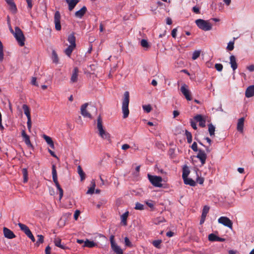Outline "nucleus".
<instances>
[{
  "instance_id": "nucleus-1",
  "label": "nucleus",
  "mask_w": 254,
  "mask_h": 254,
  "mask_svg": "<svg viewBox=\"0 0 254 254\" xmlns=\"http://www.w3.org/2000/svg\"><path fill=\"white\" fill-rule=\"evenodd\" d=\"M129 102V93L128 91H126L124 95V98L122 102V111L123 113V118H127L129 115L128 104Z\"/></svg>"
},
{
  "instance_id": "nucleus-2",
  "label": "nucleus",
  "mask_w": 254,
  "mask_h": 254,
  "mask_svg": "<svg viewBox=\"0 0 254 254\" xmlns=\"http://www.w3.org/2000/svg\"><path fill=\"white\" fill-rule=\"evenodd\" d=\"M10 31L13 34L19 45L21 47L23 46L25 44V38L22 30L18 27H15L14 31L12 29H10Z\"/></svg>"
},
{
  "instance_id": "nucleus-3",
  "label": "nucleus",
  "mask_w": 254,
  "mask_h": 254,
  "mask_svg": "<svg viewBox=\"0 0 254 254\" xmlns=\"http://www.w3.org/2000/svg\"><path fill=\"white\" fill-rule=\"evenodd\" d=\"M195 23L197 26L202 30L206 31L212 29V25L208 21L198 19L195 20Z\"/></svg>"
},
{
  "instance_id": "nucleus-4",
  "label": "nucleus",
  "mask_w": 254,
  "mask_h": 254,
  "mask_svg": "<svg viewBox=\"0 0 254 254\" xmlns=\"http://www.w3.org/2000/svg\"><path fill=\"white\" fill-rule=\"evenodd\" d=\"M52 177H53V182H54L57 189L59 191L60 193V199H61L63 196L64 193V191L62 188L61 187L58 181V176H57V173L56 171V167L55 165H52Z\"/></svg>"
},
{
  "instance_id": "nucleus-5",
  "label": "nucleus",
  "mask_w": 254,
  "mask_h": 254,
  "mask_svg": "<svg viewBox=\"0 0 254 254\" xmlns=\"http://www.w3.org/2000/svg\"><path fill=\"white\" fill-rule=\"evenodd\" d=\"M52 177H53V182H54L57 189L59 191L60 193V199H61L63 196L64 193V191L62 188L61 187L58 181V176H57V173L56 171V167L55 165H52Z\"/></svg>"
},
{
  "instance_id": "nucleus-6",
  "label": "nucleus",
  "mask_w": 254,
  "mask_h": 254,
  "mask_svg": "<svg viewBox=\"0 0 254 254\" xmlns=\"http://www.w3.org/2000/svg\"><path fill=\"white\" fill-rule=\"evenodd\" d=\"M148 178L150 182L155 187H161L162 185L161 182L162 181V177L157 176H152L150 174H148Z\"/></svg>"
},
{
  "instance_id": "nucleus-7",
  "label": "nucleus",
  "mask_w": 254,
  "mask_h": 254,
  "mask_svg": "<svg viewBox=\"0 0 254 254\" xmlns=\"http://www.w3.org/2000/svg\"><path fill=\"white\" fill-rule=\"evenodd\" d=\"M22 109L24 111V113L25 115L26 116L27 118V127L29 131H30L31 127H32V122L31 119V115H30V111L29 107L26 105L23 104L22 106Z\"/></svg>"
},
{
  "instance_id": "nucleus-8",
  "label": "nucleus",
  "mask_w": 254,
  "mask_h": 254,
  "mask_svg": "<svg viewBox=\"0 0 254 254\" xmlns=\"http://www.w3.org/2000/svg\"><path fill=\"white\" fill-rule=\"evenodd\" d=\"M218 223L223 224L230 229L232 228L233 223L232 221L228 217L221 216L218 219Z\"/></svg>"
},
{
  "instance_id": "nucleus-9",
  "label": "nucleus",
  "mask_w": 254,
  "mask_h": 254,
  "mask_svg": "<svg viewBox=\"0 0 254 254\" xmlns=\"http://www.w3.org/2000/svg\"><path fill=\"white\" fill-rule=\"evenodd\" d=\"M61 14L59 11H56L54 14V23L55 24V29L60 31L61 30Z\"/></svg>"
},
{
  "instance_id": "nucleus-10",
  "label": "nucleus",
  "mask_w": 254,
  "mask_h": 254,
  "mask_svg": "<svg viewBox=\"0 0 254 254\" xmlns=\"http://www.w3.org/2000/svg\"><path fill=\"white\" fill-rule=\"evenodd\" d=\"M187 87V85L184 84L181 86L180 90L186 99L188 101H190L191 100L192 98L191 97L190 93Z\"/></svg>"
},
{
  "instance_id": "nucleus-11",
  "label": "nucleus",
  "mask_w": 254,
  "mask_h": 254,
  "mask_svg": "<svg viewBox=\"0 0 254 254\" xmlns=\"http://www.w3.org/2000/svg\"><path fill=\"white\" fill-rule=\"evenodd\" d=\"M3 233L4 237L8 239H12L16 237L14 233L6 227L3 228Z\"/></svg>"
},
{
  "instance_id": "nucleus-12",
  "label": "nucleus",
  "mask_w": 254,
  "mask_h": 254,
  "mask_svg": "<svg viewBox=\"0 0 254 254\" xmlns=\"http://www.w3.org/2000/svg\"><path fill=\"white\" fill-rule=\"evenodd\" d=\"M196 157L200 160L202 165L205 164L207 158V155L204 150L199 149L198 153L196 155Z\"/></svg>"
},
{
  "instance_id": "nucleus-13",
  "label": "nucleus",
  "mask_w": 254,
  "mask_h": 254,
  "mask_svg": "<svg viewBox=\"0 0 254 254\" xmlns=\"http://www.w3.org/2000/svg\"><path fill=\"white\" fill-rule=\"evenodd\" d=\"M7 5L8 9L13 13L17 12L16 5L14 1V0H4Z\"/></svg>"
},
{
  "instance_id": "nucleus-14",
  "label": "nucleus",
  "mask_w": 254,
  "mask_h": 254,
  "mask_svg": "<svg viewBox=\"0 0 254 254\" xmlns=\"http://www.w3.org/2000/svg\"><path fill=\"white\" fill-rule=\"evenodd\" d=\"M88 105L87 103L83 104L81 107V114L84 117L88 118H91V114L87 111L86 108Z\"/></svg>"
},
{
  "instance_id": "nucleus-15",
  "label": "nucleus",
  "mask_w": 254,
  "mask_h": 254,
  "mask_svg": "<svg viewBox=\"0 0 254 254\" xmlns=\"http://www.w3.org/2000/svg\"><path fill=\"white\" fill-rule=\"evenodd\" d=\"M79 72L78 68L77 67L74 68L72 75L70 78V82L75 83L78 80V73Z\"/></svg>"
},
{
  "instance_id": "nucleus-16",
  "label": "nucleus",
  "mask_w": 254,
  "mask_h": 254,
  "mask_svg": "<svg viewBox=\"0 0 254 254\" xmlns=\"http://www.w3.org/2000/svg\"><path fill=\"white\" fill-rule=\"evenodd\" d=\"M21 135H22V137H23V140L24 141V142L25 143V144L28 146L31 147L32 146V145L31 143L29 136V135H28L26 134L25 130H23L22 131Z\"/></svg>"
},
{
  "instance_id": "nucleus-17",
  "label": "nucleus",
  "mask_w": 254,
  "mask_h": 254,
  "mask_svg": "<svg viewBox=\"0 0 254 254\" xmlns=\"http://www.w3.org/2000/svg\"><path fill=\"white\" fill-rule=\"evenodd\" d=\"M245 96L247 98H250L254 96V85H251L246 89Z\"/></svg>"
},
{
  "instance_id": "nucleus-18",
  "label": "nucleus",
  "mask_w": 254,
  "mask_h": 254,
  "mask_svg": "<svg viewBox=\"0 0 254 254\" xmlns=\"http://www.w3.org/2000/svg\"><path fill=\"white\" fill-rule=\"evenodd\" d=\"M208 240L211 242H224L225 239L212 233L209 235Z\"/></svg>"
},
{
  "instance_id": "nucleus-19",
  "label": "nucleus",
  "mask_w": 254,
  "mask_h": 254,
  "mask_svg": "<svg viewBox=\"0 0 254 254\" xmlns=\"http://www.w3.org/2000/svg\"><path fill=\"white\" fill-rule=\"evenodd\" d=\"M87 8L86 6H83L80 10L75 13V16L77 18H81L85 14Z\"/></svg>"
},
{
  "instance_id": "nucleus-20",
  "label": "nucleus",
  "mask_w": 254,
  "mask_h": 254,
  "mask_svg": "<svg viewBox=\"0 0 254 254\" xmlns=\"http://www.w3.org/2000/svg\"><path fill=\"white\" fill-rule=\"evenodd\" d=\"M230 64L231 67L234 71H235L238 67V64L236 62V58L234 56L232 55L230 57Z\"/></svg>"
},
{
  "instance_id": "nucleus-21",
  "label": "nucleus",
  "mask_w": 254,
  "mask_h": 254,
  "mask_svg": "<svg viewBox=\"0 0 254 254\" xmlns=\"http://www.w3.org/2000/svg\"><path fill=\"white\" fill-rule=\"evenodd\" d=\"M79 0H68L66 1V3L68 5V9L71 11L76 6V5L79 2Z\"/></svg>"
},
{
  "instance_id": "nucleus-22",
  "label": "nucleus",
  "mask_w": 254,
  "mask_h": 254,
  "mask_svg": "<svg viewBox=\"0 0 254 254\" xmlns=\"http://www.w3.org/2000/svg\"><path fill=\"white\" fill-rule=\"evenodd\" d=\"M99 136L102 137L104 139H106L109 142H111V138H110V134L105 130H103V131H100L99 132Z\"/></svg>"
},
{
  "instance_id": "nucleus-23",
  "label": "nucleus",
  "mask_w": 254,
  "mask_h": 254,
  "mask_svg": "<svg viewBox=\"0 0 254 254\" xmlns=\"http://www.w3.org/2000/svg\"><path fill=\"white\" fill-rule=\"evenodd\" d=\"M244 118H241L238 120L237 128L239 131L242 132L244 129Z\"/></svg>"
},
{
  "instance_id": "nucleus-24",
  "label": "nucleus",
  "mask_w": 254,
  "mask_h": 254,
  "mask_svg": "<svg viewBox=\"0 0 254 254\" xmlns=\"http://www.w3.org/2000/svg\"><path fill=\"white\" fill-rule=\"evenodd\" d=\"M75 40L76 38L74 36V33H72L71 34L68 35L67 38V41L70 43V45L76 47Z\"/></svg>"
},
{
  "instance_id": "nucleus-25",
  "label": "nucleus",
  "mask_w": 254,
  "mask_h": 254,
  "mask_svg": "<svg viewBox=\"0 0 254 254\" xmlns=\"http://www.w3.org/2000/svg\"><path fill=\"white\" fill-rule=\"evenodd\" d=\"M97 245L96 243H94L93 241H90L88 239H86L85 241L84 245H83V247H87V248H93L97 246Z\"/></svg>"
},
{
  "instance_id": "nucleus-26",
  "label": "nucleus",
  "mask_w": 254,
  "mask_h": 254,
  "mask_svg": "<svg viewBox=\"0 0 254 254\" xmlns=\"http://www.w3.org/2000/svg\"><path fill=\"white\" fill-rule=\"evenodd\" d=\"M18 225L19 227L20 230L24 232L26 235L31 232L28 227H27L26 225L19 223Z\"/></svg>"
},
{
  "instance_id": "nucleus-27",
  "label": "nucleus",
  "mask_w": 254,
  "mask_h": 254,
  "mask_svg": "<svg viewBox=\"0 0 254 254\" xmlns=\"http://www.w3.org/2000/svg\"><path fill=\"white\" fill-rule=\"evenodd\" d=\"M111 248L116 254H123V250L117 244L111 246Z\"/></svg>"
},
{
  "instance_id": "nucleus-28",
  "label": "nucleus",
  "mask_w": 254,
  "mask_h": 254,
  "mask_svg": "<svg viewBox=\"0 0 254 254\" xmlns=\"http://www.w3.org/2000/svg\"><path fill=\"white\" fill-rule=\"evenodd\" d=\"M75 46H73L71 45L68 46V47L64 50L65 54L67 57L70 58L72 52H73V50L75 48Z\"/></svg>"
},
{
  "instance_id": "nucleus-29",
  "label": "nucleus",
  "mask_w": 254,
  "mask_h": 254,
  "mask_svg": "<svg viewBox=\"0 0 254 254\" xmlns=\"http://www.w3.org/2000/svg\"><path fill=\"white\" fill-rule=\"evenodd\" d=\"M43 138L46 141V142L52 148H54V144L52 138L45 134L43 135Z\"/></svg>"
},
{
  "instance_id": "nucleus-30",
  "label": "nucleus",
  "mask_w": 254,
  "mask_h": 254,
  "mask_svg": "<svg viewBox=\"0 0 254 254\" xmlns=\"http://www.w3.org/2000/svg\"><path fill=\"white\" fill-rule=\"evenodd\" d=\"M97 128L98 129L99 132H100V131H103V130H104L103 128V125H102V120L101 117L100 116L98 117V119H97Z\"/></svg>"
},
{
  "instance_id": "nucleus-31",
  "label": "nucleus",
  "mask_w": 254,
  "mask_h": 254,
  "mask_svg": "<svg viewBox=\"0 0 254 254\" xmlns=\"http://www.w3.org/2000/svg\"><path fill=\"white\" fill-rule=\"evenodd\" d=\"M184 183L186 185H189L190 186H195L196 185L195 182L191 178L188 177L183 179Z\"/></svg>"
},
{
  "instance_id": "nucleus-32",
  "label": "nucleus",
  "mask_w": 254,
  "mask_h": 254,
  "mask_svg": "<svg viewBox=\"0 0 254 254\" xmlns=\"http://www.w3.org/2000/svg\"><path fill=\"white\" fill-rule=\"evenodd\" d=\"M77 172L80 177L81 181L84 180L85 179V174L80 165L77 167Z\"/></svg>"
},
{
  "instance_id": "nucleus-33",
  "label": "nucleus",
  "mask_w": 254,
  "mask_h": 254,
  "mask_svg": "<svg viewBox=\"0 0 254 254\" xmlns=\"http://www.w3.org/2000/svg\"><path fill=\"white\" fill-rule=\"evenodd\" d=\"M128 212L127 211L125 213H124L122 216H121V221L122 223L124 226H126L127 225V218L128 216Z\"/></svg>"
},
{
  "instance_id": "nucleus-34",
  "label": "nucleus",
  "mask_w": 254,
  "mask_h": 254,
  "mask_svg": "<svg viewBox=\"0 0 254 254\" xmlns=\"http://www.w3.org/2000/svg\"><path fill=\"white\" fill-rule=\"evenodd\" d=\"M61 239L60 238L56 239L54 241V243L56 246L62 249H65L66 247L61 244Z\"/></svg>"
},
{
  "instance_id": "nucleus-35",
  "label": "nucleus",
  "mask_w": 254,
  "mask_h": 254,
  "mask_svg": "<svg viewBox=\"0 0 254 254\" xmlns=\"http://www.w3.org/2000/svg\"><path fill=\"white\" fill-rule=\"evenodd\" d=\"M37 237L38 238V239L35 244V245L38 247L40 246V244L43 243L44 237L42 235H38Z\"/></svg>"
},
{
  "instance_id": "nucleus-36",
  "label": "nucleus",
  "mask_w": 254,
  "mask_h": 254,
  "mask_svg": "<svg viewBox=\"0 0 254 254\" xmlns=\"http://www.w3.org/2000/svg\"><path fill=\"white\" fill-rule=\"evenodd\" d=\"M22 173L23 177V182L24 183H25L28 181V171H27V169H26V168L22 169Z\"/></svg>"
},
{
  "instance_id": "nucleus-37",
  "label": "nucleus",
  "mask_w": 254,
  "mask_h": 254,
  "mask_svg": "<svg viewBox=\"0 0 254 254\" xmlns=\"http://www.w3.org/2000/svg\"><path fill=\"white\" fill-rule=\"evenodd\" d=\"M185 135L186 136L187 141L189 143H190L192 142V135L191 133L188 131L187 130L185 131Z\"/></svg>"
},
{
  "instance_id": "nucleus-38",
  "label": "nucleus",
  "mask_w": 254,
  "mask_h": 254,
  "mask_svg": "<svg viewBox=\"0 0 254 254\" xmlns=\"http://www.w3.org/2000/svg\"><path fill=\"white\" fill-rule=\"evenodd\" d=\"M162 241L161 240H157L153 241L152 244L157 249L161 248V244Z\"/></svg>"
},
{
  "instance_id": "nucleus-39",
  "label": "nucleus",
  "mask_w": 254,
  "mask_h": 254,
  "mask_svg": "<svg viewBox=\"0 0 254 254\" xmlns=\"http://www.w3.org/2000/svg\"><path fill=\"white\" fill-rule=\"evenodd\" d=\"M215 129V127L213 125L211 124L208 125V131L211 136L214 135Z\"/></svg>"
},
{
  "instance_id": "nucleus-40",
  "label": "nucleus",
  "mask_w": 254,
  "mask_h": 254,
  "mask_svg": "<svg viewBox=\"0 0 254 254\" xmlns=\"http://www.w3.org/2000/svg\"><path fill=\"white\" fill-rule=\"evenodd\" d=\"M190 174V170L188 168H184L183 170L182 178L183 179L187 178Z\"/></svg>"
},
{
  "instance_id": "nucleus-41",
  "label": "nucleus",
  "mask_w": 254,
  "mask_h": 254,
  "mask_svg": "<svg viewBox=\"0 0 254 254\" xmlns=\"http://www.w3.org/2000/svg\"><path fill=\"white\" fill-rule=\"evenodd\" d=\"M140 45L143 48H148L149 47L148 43L146 40L142 39L140 41Z\"/></svg>"
},
{
  "instance_id": "nucleus-42",
  "label": "nucleus",
  "mask_w": 254,
  "mask_h": 254,
  "mask_svg": "<svg viewBox=\"0 0 254 254\" xmlns=\"http://www.w3.org/2000/svg\"><path fill=\"white\" fill-rule=\"evenodd\" d=\"M200 54V52L199 51H195L192 54V59L195 60L199 57Z\"/></svg>"
},
{
  "instance_id": "nucleus-43",
  "label": "nucleus",
  "mask_w": 254,
  "mask_h": 254,
  "mask_svg": "<svg viewBox=\"0 0 254 254\" xmlns=\"http://www.w3.org/2000/svg\"><path fill=\"white\" fill-rule=\"evenodd\" d=\"M234 41H230L227 45V49L228 51H232L234 48Z\"/></svg>"
},
{
  "instance_id": "nucleus-44",
  "label": "nucleus",
  "mask_w": 254,
  "mask_h": 254,
  "mask_svg": "<svg viewBox=\"0 0 254 254\" xmlns=\"http://www.w3.org/2000/svg\"><path fill=\"white\" fill-rule=\"evenodd\" d=\"M134 208L136 210H142L144 209V206L142 204H141L139 202H136Z\"/></svg>"
},
{
  "instance_id": "nucleus-45",
  "label": "nucleus",
  "mask_w": 254,
  "mask_h": 254,
  "mask_svg": "<svg viewBox=\"0 0 254 254\" xmlns=\"http://www.w3.org/2000/svg\"><path fill=\"white\" fill-rule=\"evenodd\" d=\"M53 61L54 63H57L58 62V57L56 52L53 51L52 52Z\"/></svg>"
},
{
  "instance_id": "nucleus-46",
  "label": "nucleus",
  "mask_w": 254,
  "mask_h": 254,
  "mask_svg": "<svg viewBox=\"0 0 254 254\" xmlns=\"http://www.w3.org/2000/svg\"><path fill=\"white\" fill-rule=\"evenodd\" d=\"M143 109L147 113H149L151 111L152 108L150 105H146L143 106Z\"/></svg>"
},
{
  "instance_id": "nucleus-47",
  "label": "nucleus",
  "mask_w": 254,
  "mask_h": 254,
  "mask_svg": "<svg viewBox=\"0 0 254 254\" xmlns=\"http://www.w3.org/2000/svg\"><path fill=\"white\" fill-rule=\"evenodd\" d=\"M194 119L196 122L200 123L204 118L201 115H197L194 117Z\"/></svg>"
},
{
  "instance_id": "nucleus-48",
  "label": "nucleus",
  "mask_w": 254,
  "mask_h": 254,
  "mask_svg": "<svg viewBox=\"0 0 254 254\" xmlns=\"http://www.w3.org/2000/svg\"><path fill=\"white\" fill-rule=\"evenodd\" d=\"M223 66L221 64H216L215 68L218 71H221L223 69Z\"/></svg>"
},
{
  "instance_id": "nucleus-49",
  "label": "nucleus",
  "mask_w": 254,
  "mask_h": 254,
  "mask_svg": "<svg viewBox=\"0 0 254 254\" xmlns=\"http://www.w3.org/2000/svg\"><path fill=\"white\" fill-rule=\"evenodd\" d=\"M125 243L126 246L130 247L132 245L131 242H130L129 239L127 237H126L125 238Z\"/></svg>"
},
{
  "instance_id": "nucleus-50",
  "label": "nucleus",
  "mask_w": 254,
  "mask_h": 254,
  "mask_svg": "<svg viewBox=\"0 0 254 254\" xmlns=\"http://www.w3.org/2000/svg\"><path fill=\"white\" fill-rule=\"evenodd\" d=\"M191 149L195 152L196 151H198V150L197 149V143L196 142H194L192 145H191Z\"/></svg>"
},
{
  "instance_id": "nucleus-51",
  "label": "nucleus",
  "mask_w": 254,
  "mask_h": 254,
  "mask_svg": "<svg viewBox=\"0 0 254 254\" xmlns=\"http://www.w3.org/2000/svg\"><path fill=\"white\" fill-rule=\"evenodd\" d=\"M209 210V207L205 205L203 207V210H202V213L207 214Z\"/></svg>"
},
{
  "instance_id": "nucleus-52",
  "label": "nucleus",
  "mask_w": 254,
  "mask_h": 254,
  "mask_svg": "<svg viewBox=\"0 0 254 254\" xmlns=\"http://www.w3.org/2000/svg\"><path fill=\"white\" fill-rule=\"evenodd\" d=\"M26 235L28 237H29L31 240V241L33 242H34L35 241V239L33 235L32 234L31 231L30 232L28 233V234H27Z\"/></svg>"
},
{
  "instance_id": "nucleus-53",
  "label": "nucleus",
  "mask_w": 254,
  "mask_h": 254,
  "mask_svg": "<svg viewBox=\"0 0 254 254\" xmlns=\"http://www.w3.org/2000/svg\"><path fill=\"white\" fill-rule=\"evenodd\" d=\"M192 10L193 11V12H194L196 14H199L200 13L199 7H198L197 6L193 7Z\"/></svg>"
},
{
  "instance_id": "nucleus-54",
  "label": "nucleus",
  "mask_w": 254,
  "mask_h": 254,
  "mask_svg": "<svg viewBox=\"0 0 254 254\" xmlns=\"http://www.w3.org/2000/svg\"><path fill=\"white\" fill-rule=\"evenodd\" d=\"M80 213V212L78 210H76L75 211L74 214V218L75 220H77Z\"/></svg>"
},
{
  "instance_id": "nucleus-55",
  "label": "nucleus",
  "mask_w": 254,
  "mask_h": 254,
  "mask_svg": "<svg viewBox=\"0 0 254 254\" xmlns=\"http://www.w3.org/2000/svg\"><path fill=\"white\" fill-rule=\"evenodd\" d=\"M177 32V28H174L172 30V32H171V35L173 38H176Z\"/></svg>"
},
{
  "instance_id": "nucleus-56",
  "label": "nucleus",
  "mask_w": 254,
  "mask_h": 254,
  "mask_svg": "<svg viewBox=\"0 0 254 254\" xmlns=\"http://www.w3.org/2000/svg\"><path fill=\"white\" fill-rule=\"evenodd\" d=\"M31 84L36 86H38V84L36 82V78L33 77L31 80Z\"/></svg>"
},
{
  "instance_id": "nucleus-57",
  "label": "nucleus",
  "mask_w": 254,
  "mask_h": 254,
  "mask_svg": "<svg viewBox=\"0 0 254 254\" xmlns=\"http://www.w3.org/2000/svg\"><path fill=\"white\" fill-rule=\"evenodd\" d=\"M110 242H111V246H112L113 245L116 244L114 241V236H113V235L111 236V237L110 238Z\"/></svg>"
},
{
  "instance_id": "nucleus-58",
  "label": "nucleus",
  "mask_w": 254,
  "mask_h": 254,
  "mask_svg": "<svg viewBox=\"0 0 254 254\" xmlns=\"http://www.w3.org/2000/svg\"><path fill=\"white\" fill-rule=\"evenodd\" d=\"M247 69L250 71H254V64H251L247 66Z\"/></svg>"
},
{
  "instance_id": "nucleus-59",
  "label": "nucleus",
  "mask_w": 254,
  "mask_h": 254,
  "mask_svg": "<svg viewBox=\"0 0 254 254\" xmlns=\"http://www.w3.org/2000/svg\"><path fill=\"white\" fill-rule=\"evenodd\" d=\"M51 247L48 246L45 249V254H51Z\"/></svg>"
},
{
  "instance_id": "nucleus-60",
  "label": "nucleus",
  "mask_w": 254,
  "mask_h": 254,
  "mask_svg": "<svg viewBox=\"0 0 254 254\" xmlns=\"http://www.w3.org/2000/svg\"><path fill=\"white\" fill-rule=\"evenodd\" d=\"M190 124H191V127H192L194 129L196 130V129H197L196 124V123H195L194 122H193V121H191L190 122Z\"/></svg>"
},
{
  "instance_id": "nucleus-61",
  "label": "nucleus",
  "mask_w": 254,
  "mask_h": 254,
  "mask_svg": "<svg viewBox=\"0 0 254 254\" xmlns=\"http://www.w3.org/2000/svg\"><path fill=\"white\" fill-rule=\"evenodd\" d=\"M28 4V7L31 9L32 7V0H26Z\"/></svg>"
},
{
  "instance_id": "nucleus-62",
  "label": "nucleus",
  "mask_w": 254,
  "mask_h": 254,
  "mask_svg": "<svg viewBox=\"0 0 254 254\" xmlns=\"http://www.w3.org/2000/svg\"><path fill=\"white\" fill-rule=\"evenodd\" d=\"M95 189L93 187H90L87 190V193L92 194L94 191Z\"/></svg>"
},
{
  "instance_id": "nucleus-63",
  "label": "nucleus",
  "mask_w": 254,
  "mask_h": 254,
  "mask_svg": "<svg viewBox=\"0 0 254 254\" xmlns=\"http://www.w3.org/2000/svg\"><path fill=\"white\" fill-rule=\"evenodd\" d=\"M205 120L203 119L202 121H201L200 123H199V125L201 127H204L205 126Z\"/></svg>"
},
{
  "instance_id": "nucleus-64",
  "label": "nucleus",
  "mask_w": 254,
  "mask_h": 254,
  "mask_svg": "<svg viewBox=\"0 0 254 254\" xmlns=\"http://www.w3.org/2000/svg\"><path fill=\"white\" fill-rule=\"evenodd\" d=\"M130 147L129 145L127 144H124L122 146V149L123 150H127Z\"/></svg>"
}]
</instances>
